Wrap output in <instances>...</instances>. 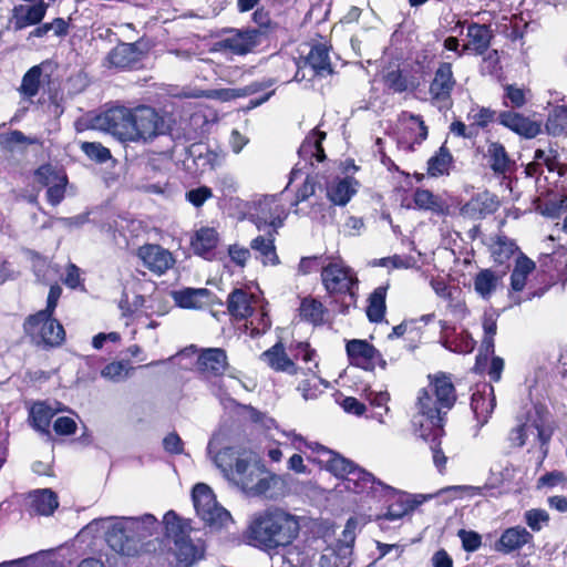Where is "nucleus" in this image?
Returning a JSON list of instances; mask_svg holds the SVG:
<instances>
[{
  "label": "nucleus",
  "instance_id": "nucleus-1",
  "mask_svg": "<svg viewBox=\"0 0 567 567\" xmlns=\"http://www.w3.org/2000/svg\"><path fill=\"white\" fill-rule=\"evenodd\" d=\"M456 393L453 383L439 377L419 399V412L413 417L415 433L430 444L433 462L440 472L445 467L446 457L440 444L444 434V415L453 408Z\"/></svg>",
  "mask_w": 567,
  "mask_h": 567
},
{
  "label": "nucleus",
  "instance_id": "nucleus-2",
  "mask_svg": "<svg viewBox=\"0 0 567 567\" xmlns=\"http://www.w3.org/2000/svg\"><path fill=\"white\" fill-rule=\"evenodd\" d=\"M302 517L280 506H268L254 513L244 532L245 542L265 553H277L299 537Z\"/></svg>",
  "mask_w": 567,
  "mask_h": 567
},
{
  "label": "nucleus",
  "instance_id": "nucleus-3",
  "mask_svg": "<svg viewBox=\"0 0 567 567\" xmlns=\"http://www.w3.org/2000/svg\"><path fill=\"white\" fill-rule=\"evenodd\" d=\"M109 547L121 556L137 557L145 549V540L159 529V522L152 514L142 516L106 517L101 520Z\"/></svg>",
  "mask_w": 567,
  "mask_h": 567
},
{
  "label": "nucleus",
  "instance_id": "nucleus-4",
  "mask_svg": "<svg viewBox=\"0 0 567 567\" xmlns=\"http://www.w3.org/2000/svg\"><path fill=\"white\" fill-rule=\"evenodd\" d=\"M207 453L224 477L239 487L244 493L252 481L264 474V466L256 454L241 446L220 447L219 435H214L207 445Z\"/></svg>",
  "mask_w": 567,
  "mask_h": 567
},
{
  "label": "nucleus",
  "instance_id": "nucleus-5",
  "mask_svg": "<svg viewBox=\"0 0 567 567\" xmlns=\"http://www.w3.org/2000/svg\"><path fill=\"white\" fill-rule=\"evenodd\" d=\"M556 430V422L550 412L543 405H535L525 417V421L512 429L508 440L513 446L522 447L528 443L537 444L542 460L549 452V443Z\"/></svg>",
  "mask_w": 567,
  "mask_h": 567
},
{
  "label": "nucleus",
  "instance_id": "nucleus-6",
  "mask_svg": "<svg viewBox=\"0 0 567 567\" xmlns=\"http://www.w3.org/2000/svg\"><path fill=\"white\" fill-rule=\"evenodd\" d=\"M24 331L37 346L44 348L59 347L65 339L63 326L53 315L38 311L24 321Z\"/></svg>",
  "mask_w": 567,
  "mask_h": 567
},
{
  "label": "nucleus",
  "instance_id": "nucleus-7",
  "mask_svg": "<svg viewBox=\"0 0 567 567\" xmlns=\"http://www.w3.org/2000/svg\"><path fill=\"white\" fill-rule=\"evenodd\" d=\"M131 142L150 143L159 135H165L169 126L165 118L153 107L138 105L133 107Z\"/></svg>",
  "mask_w": 567,
  "mask_h": 567
},
{
  "label": "nucleus",
  "instance_id": "nucleus-8",
  "mask_svg": "<svg viewBox=\"0 0 567 567\" xmlns=\"http://www.w3.org/2000/svg\"><path fill=\"white\" fill-rule=\"evenodd\" d=\"M192 498L197 516L206 525L220 528L231 519L229 512L218 505L208 485L204 483L196 484L193 488Z\"/></svg>",
  "mask_w": 567,
  "mask_h": 567
},
{
  "label": "nucleus",
  "instance_id": "nucleus-9",
  "mask_svg": "<svg viewBox=\"0 0 567 567\" xmlns=\"http://www.w3.org/2000/svg\"><path fill=\"white\" fill-rule=\"evenodd\" d=\"M293 443H303L307 449L312 452L309 456L313 462H317L321 467L332 473L336 477L342 481L347 480L349 472L354 470L355 465L336 452L327 449L326 446L316 442H306L300 435L292 434Z\"/></svg>",
  "mask_w": 567,
  "mask_h": 567
},
{
  "label": "nucleus",
  "instance_id": "nucleus-10",
  "mask_svg": "<svg viewBox=\"0 0 567 567\" xmlns=\"http://www.w3.org/2000/svg\"><path fill=\"white\" fill-rule=\"evenodd\" d=\"M133 109L114 105L95 117V127L107 132L122 142H131Z\"/></svg>",
  "mask_w": 567,
  "mask_h": 567
},
{
  "label": "nucleus",
  "instance_id": "nucleus-11",
  "mask_svg": "<svg viewBox=\"0 0 567 567\" xmlns=\"http://www.w3.org/2000/svg\"><path fill=\"white\" fill-rule=\"evenodd\" d=\"M262 41V31L256 29L229 30L216 42L219 51H228L236 55H245Z\"/></svg>",
  "mask_w": 567,
  "mask_h": 567
},
{
  "label": "nucleus",
  "instance_id": "nucleus-12",
  "mask_svg": "<svg viewBox=\"0 0 567 567\" xmlns=\"http://www.w3.org/2000/svg\"><path fill=\"white\" fill-rule=\"evenodd\" d=\"M257 228L271 227L274 230L282 226L287 217L285 207L280 204L279 195H267L255 204L251 215Z\"/></svg>",
  "mask_w": 567,
  "mask_h": 567
},
{
  "label": "nucleus",
  "instance_id": "nucleus-13",
  "mask_svg": "<svg viewBox=\"0 0 567 567\" xmlns=\"http://www.w3.org/2000/svg\"><path fill=\"white\" fill-rule=\"evenodd\" d=\"M228 367L226 351L221 348L200 349L196 360V371L200 377L215 383L226 371Z\"/></svg>",
  "mask_w": 567,
  "mask_h": 567
},
{
  "label": "nucleus",
  "instance_id": "nucleus-14",
  "mask_svg": "<svg viewBox=\"0 0 567 567\" xmlns=\"http://www.w3.org/2000/svg\"><path fill=\"white\" fill-rule=\"evenodd\" d=\"M321 279L329 293H347L351 296L352 287L357 284V278L352 270L342 262H329L322 267Z\"/></svg>",
  "mask_w": 567,
  "mask_h": 567
},
{
  "label": "nucleus",
  "instance_id": "nucleus-15",
  "mask_svg": "<svg viewBox=\"0 0 567 567\" xmlns=\"http://www.w3.org/2000/svg\"><path fill=\"white\" fill-rule=\"evenodd\" d=\"M292 481L288 475L261 474L252 481L247 491L248 496H258L266 499L276 501L282 498L288 493V484Z\"/></svg>",
  "mask_w": 567,
  "mask_h": 567
},
{
  "label": "nucleus",
  "instance_id": "nucleus-16",
  "mask_svg": "<svg viewBox=\"0 0 567 567\" xmlns=\"http://www.w3.org/2000/svg\"><path fill=\"white\" fill-rule=\"evenodd\" d=\"M348 358L351 364L372 371L377 365L385 369L386 362L381 353L367 340L352 339L346 346Z\"/></svg>",
  "mask_w": 567,
  "mask_h": 567
},
{
  "label": "nucleus",
  "instance_id": "nucleus-17",
  "mask_svg": "<svg viewBox=\"0 0 567 567\" xmlns=\"http://www.w3.org/2000/svg\"><path fill=\"white\" fill-rule=\"evenodd\" d=\"M455 84L452 65L450 63H441L430 84L431 99L440 110H447L452 106L451 94Z\"/></svg>",
  "mask_w": 567,
  "mask_h": 567
},
{
  "label": "nucleus",
  "instance_id": "nucleus-18",
  "mask_svg": "<svg viewBox=\"0 0 567 567\" xmlns=\"http://www.w3.org/2000/svg\"><path fill=\"white\" fill-rule=\"evenodd\" d=\"M402 133L398 138L399 148L405 152H413L415 145H420L427 137V127L420 115L408 112L401 115Z\"/></svg>",
  "mask_w": 567,
  "mask_h": 567
},
{
  "label": "nucleus",
  "instance_id": "nucleus-19",
  "mask_svg": "<svg viewBox=\"0 0 567 567\" xmlns=\"http://www.w3.org/2000/svg\"><path fill=\"white\" fill-rule=\"evenodd\" d=\"M138 257L147 269L157 275L165 274L175 262L172 252L159 245L142 246Z\"/></svg>",
  "mask_w": 567,
  "mask_h": 567
},
{
  "label": "nucleus",
  "instance_id": "nucleus-20",
  "mask_svg": "<svg viewBox=\"0 0 567 567\" xmlns=\"http://www.w3.org/2000/svg\"><path fill=\"white\" fill-rule=\"evenodd\" d=\"M496 405V398L494 388L491 384L484 383L477 388L472 394L471 408L477 421L478 427H482L488 422L491 414Z\"/></svg>",
  "mask_w": 567,
  "mask_h": 567
},
{
  "label": "nucleus",
  "instance_id": "nucleus-21",
  "mask_svg": "<svg viewBox=\"0 0 567 567\" xmlns=\"http://www.w3.org/2000/svg\"><path fill=\"white\" fill-rule=\"evenodd\" d=\"M344 488L357 493L374 494L379 489H392L381 481L377 480L371 473L358 466L349 472V476L343 481Z\"/></svg>",
  "mask_w": 567,
  "mask_h": 567
},
{
  "label": "nucleus",
  "instance_id": "nucleus-22",
  "mask_svg": "<svg viewBox=\"0 0 567 567\" xmlns=\"http://www.w3.org/2000/svg\"><path fill=\"white\" fill-rule=\"evenodd\" d=\"M27 506L32 515L50 516L59 506L58 495L50 488L34 489L28 494Z\"/></svg>",
  "mask_w": 567,
  "mask_h": 567
},
{
  "label": "nucleus",
  "instance_id": "nucleus-23",
  "mask_svg": "<svg viewBox=\"0 0 567 567\" xmlns=\"http://www.w3.org/2000/svg\"><path fill=\"white\" fill-rule=\"evenodd\" d=\"M533 535L522 526H514L505 529L495 544V549L503 554H511L519 550L525 545L532 543Z\"/></svg>",
  "mask_w": 567,
  "mask_h": 567
},
{
  "label": "nucleus",
  "instance_id": "nucleus-24",
  "mask_svg": "<svg viewBox=\"0 0 567 567\" xmlns=\"http://www.w3.org/2000/svg\"><path fill=\"white\" fill-rule=\"evenodd\" d=\"M498 121L505 127L526 138L536 137L540 133V124L515 112L504 111L499 113Z\"/></svg>",
  "mask_w": 567,
  "mask_h": 567
},
{
  "label": "nucleus",
  "instance_id": "nucleus-25",
  "mask_svg": "<svg viewBox=\"0 0 567 567\" xmlns=\"http://www.w3.org/2000/svg\"><path fill=\"white\" fill-rule=\"evenodd\" d=\"M173 551L183 567H192L204 556V545L200 540L194 542L189 536L178 537L174 542Z\"/></svg>",
  "mask_w": 567,
  "mask_h": 567
},
{
  "label": "nucleus",
  "instance_id": "nucleus-26",
  "mask_svg": "<svg viewBox=\"0 0 567 567\" xmlns=\"http://www.w3.org/2000/svg\"><path fill=\"white\" fill-rule=\"evenodd\" d=\"M48 3L44 1H35L34 4H19L13 8V22L18 30H22L29 25L38 24L44 18Z\"/></svg>",
  "mask_w": 567,
  "mask_h": 567
},
{
  "label": "nucleus",
  "instance_id": "nucleus-27",
  "mask_svg": "<svg viewBox=\"0 0 567 567\" xmlns=\"http://www.w3.org/2000/svg\"><path fill=\"white\" fill-rule=\"evenodd\" d=\"M483 330L484 338L474 367V370L480 373L484 371L488 357L494 354V336L497 331V323L496 319L492 315H485L483 319Z\"/></svg>",
  "mask_w": 567,
  "mask_h": 567
},
{
  "label": "nucleus",
  "instance_id": "nucleus-28",
  "mask_svg": "<svg viewBox=\"0 0 567 567\" xmlns=\"http://www.w3.org/2000/svg\"><path fill=\"white\" fill-rule=\"evenodd\" d=\"M219 243V235L213 227H202L194 233L190 246L195 255L210 259Z\"/></svg>",
  "mask_w": 567,
  "mask_h": 567
},
{
  "label": "nucleus",
  "instance_id": "nucleus-29",
  "mask_svg": "<svg viewBox=\"0 0 567 567\" xmlns=\"http://www.w3.org/2000/svg\"><path fill=\"white\" fill-rule=\"evenodd\" d=\"M357 185L351 177L333 179L327 185V197L334 205L346 206L357 193Z\"/></svg>",
  "mask_w": 567,
  "mask_h": 567
},
{
  "label": "nucleus",
  "instance_id": "nucleus-30",
  "mask_svg": "<svg viewBox=\"0 0 567 567\" xmlns=\"http://www.w3.org/2000/svg\"><path fill=\"white\" fill-rule=\"evenodd\" d=\"M256 299L252 295L243 289H235L227 299L229 313L239 320L247 319L252 315Z\"/></svg>",
  "mask_w": 567,
  "mask_h": 567
},
{
  "label": "nucleus",
  "instance_id": "nucleus-31",
  "mask_svg": "<svg viewBox=\"0 0 567 567\" xmlns=\"http://www.w3.org/2000/svg\"><path fill=\"white\" fill-rule=\"evenodd\" d=\"M259 90V85L257 83H252L245 87H236V89H214V90H200L196 93H193L192 97H206L210 100H217L220 102H229L231 100H236L239 97H245L256 93Z\"/></svg>",
  "mask_w": 567,
  "mask_h": 567
},
{
  "label": "nucleus",
  "instance_id": "nucleus-32",
  "mask_svg": "<svg viewBox=\"0 0 567 567\" xmlns=\"http://www.w3.org/2000/svg\"><path fill=\"white\" fill-rule=\"evenodd\" d=\"M467 43L465 48L476 54H483L489 47L493 38L492 30L486 24L472 23L467 27Z\"/></svg>",
  "mask_w": 567,
  "mask_h": 567
},
{
  "label": "nucleus",
  "instance_id": "nucleus-33",
  "mask_svg": "<svg viewBox=\"0 0 567 567\" xmlns=\"http://www.w3.org/2000/svg\"><path fill=\"white\" fill-rule=\"evenodd\" d=\"M264 360L267 364L280 372H286L289 374H296L298 368L295 362L287 355L285 348L281 343H276L270 349L262 353Z\"/></svg>",
  "mask_w": 567,
  "mask_h": 567
},
{
  "label": "nucleus",
  "instance_id": "nucleus-34",
  "mask_svg": "<svg viewBox=\"0 0 567 567\" xmlns=\"http://www.w3.org/2000/svg\"><path fill=\"white\" fill-rule=\"evenodd\" d=\"M324 138V132H321L317 128L312 130V132L306 136L302 144L300 145L298 152L299 156L309 161L315 158L317 162H323L326 154L322 147V141Z\"/></svg>",
  "mask_w": 567,
  "mask_h": 567
},
{
  "label": "nucleus",
  "instance_id": "nucleus-35",
  "mask_svg": "<svg viewBox=\"0 0 567 567\" xmlns=\"http://www.w3.org/2000/svg\"><path fill=\"white\" fill-rule=\"evenodd\" d=\"M352 549L348 545L327 548L319 559V567H350Z\"/></svg>",
  "mask_w": 567,
  "mask_h": 567
},
{
  "label": "nucleus",
  "instance_id": "nucleus-36",
  "mask_svg": "<svg viewBox=\"0 0 567 567\" xmlns=\"http://www.w3.org/2000/svg\"><path fill=\"white\" fill-rule=\"evenodd\" d=\"M209 290L205 288H187L174 292V300L181 308L196 309L209 302Z\"/></svg>",
  "mask_w": 567,
  "mask_h": 567
},
{
  "label": "nucleus",
  "instance_id": "nucleus-37",
  "mask_svg": "<svg viewBox=\"0 0 567 567\" xmlns=\"http://www.w3.org/2000/svg\"><path fill=\"white\" fill-rule=\"evenodd\" d=\"M59 410L44 403L37 402L30 409L29 420L31 425L41 433H48L52 417Z\"/></svg>",
  "mask_w": 567,
  "mask_h": 567
},
{
  "label": "nucleus",
  "instance_id": "nucleus-38",
  "mask_svg": "<svg viewBox=\"0 0 567 567\" xmlns=\"http://www.w3.org/2000/svg\"><path fill=\"white\" fill-rule=\"evenodd\" d=\"M274 241V235L269 233L268 236H258L250 243L251 249L259 254L264 265L276 266L279 264Z\"/></svg>",
  "mask_w": 567,
  "mask_h": 567
},
{
  "label": "nucleus",
  "instance_id": "nucleus-39",
  "mask_svg": "<svg viewBox=\"0 0 567 567\" xmlns=\"http://www.w3.org/2000/svg\"><path fill=\"white\" fill-rule=\"evenodd\" d=\"M535 269V262L520 254L511 276V288L513 292H519L524 289L529 274Z\"/></svg>",
  "mask_w": 567,
  "mask_h": 567
},
{
  "label": "nucleus",
  "instance_id": "nucleus-40",
  "mask_svg": "<svg viewBox=\"0 0 567 567\" xmlns=\"http://www.w3.org/2000/svg\"><path fill=\"white\" fill-rule=\"evenodd\" d=\"M306 63L312 69L315 74L323 75L331 73L329 52L324 44L312 47L307 55Z\"/></svg>",
  "mask_w": 567,
  "mask_h": 567
},
{
  "label": "nucleus",
  "instance_id": "nucleus-41",
  "mask_svg": "<svg viewBox=\"0 0 567 567\" xmlns=\"http://www.w3.org/2000/svg\"><path fill=\"white\" fill-rule=\"evenodd\" d=\"M136 48L132 43L120 44L109 54L110 64L118 69L131 68L136 62Z\"/></svg>",
  "mask_w": 567,
  "mask_h": 567
},
{
  "label": "nucleus",
  "instance_id": "nucleus-42",
  "mask_svg": "<svg viewBox=\"0 0 567 567\" xmlns=\"http://www.w3.org/2000/svg\"><path fill=\"white\" fill-rule=\"evenodd\" d=\"M486 157L494 173L504 174L509 169L511 159L505 151V147L501 143H489L487 146Z\"/></svg>",
  "mask_w": 567,
  "mask_h": 567
},
{
  "label": "nucleus",
  "instance_id": "nucleus-43",
  "mask_svg": "<svg viewBox=\"0 0 567 567\" xmlns=\"http://www.w3.org/2000/svg\"><path fill=\"white\" fill-rule=\"evenodd\" d=\"M545 127L549 135H565L567 133V105L555 106L548 114Z\"/></svg>",
  "mask_w": 567,
  "mask_h": 567
},
{
  "label": "nucleus",
  "instance_id": "nucleus-44",
  "mask_svg": "<svg viewBox=\"0 0 567 567\" xmlns=\"http://www.w3.org/2000/svg\"><path fill=\"white\" fill-rule=\"evenodd\" d=\"M386 287L380 286L374 289L369 298L367 316L371 322H381L385 313Z\"/></svg>",
  "mask_w": 567,
  "mask_h": 567
},
{
  "label": "nucleus",
  "instance_id": "nucleus-45",
  "mask_svg": "<svg viewBox=\"0 0 567 567\" xmlns=\"http://www.w3.org/2000/svg\"><path fill=\"white\" fill-rule=\"evenodd\" d=\"M499 277L491 269H483L474 278V289L483 298L489 299L496 290Z\"/></svg>",
  "mask_w": 567,
  "mask_h": 567
},
{
  "label": "nucleus",
  "instance_id": "nucleus-46",
  "mask_svg": "<svg viewBox=\"0 0 567 567\" xmlns=\"http://www.w3.org/2000/svg\"><path fill=\"white\" fill-rule=\"evenodd\" d=\"M317 368L318 362L305 368L308 371L307 378L302 380L297 388L305 400H313L321 392L319 385L323 383V381L318 377Z\"/></svg>",
  "mask_w": 567,
  "mask_h": 567
},
{
  "label": "nucleus",
  "instance_id": "nucleus-47",
  "mask_svg": "<svg viewBox=\"0 0 567 567\" xmlns=\"http://www.w3.org/2000/svg\"><path fill=\"white\" fill-rule=\"evenodd\" d=\"M413 199L415 206L420 209L431 210L435 214H441L444 212L443 200L429 189L417 188L414 192Z\"/></svg>",
  "mask_w": 567,
  "mask_h": 567
},
{
  "label": "nucleus",
  "instance_id": "nucleus-48",
  "mask_svg": "<svg viewBox=\"0 0 567 567\" xmlns=\"http://www.w3.org/2000/svg\"><path fill=\"white\" fill-rule=\"evenodd\" d=\"M301 319L319 324L323 321L324 308L322 303L313 298L302 299L299 308Z\"/></svg>",
  "mask_w": 567,
  "mask_h": 567
},
{
  "label": "nucleus",
  "instance_id": "nucleus-49",
  "mask_svg": "<svg viewBox=\"0 0 567 567\" xmlns=\"http://www.w3.org/2000/svg\"><path fill=\"white\" fill-rule=\"evenodd\" d=\"M163 524L167 537L172 538L173 542H175L178 537H185L188 535V524L178 517L174 511H168L164 515Z\"/></svg>",
  "mask_w": 567,
  "mask_h": 567
},
{
  "label": "nucleus",
  "instance_id": "nucleus-50",
  "mask_svg": "<svg viewBox=\"0 0 567 567\" xmlns=\"http://www.w3.org/2000/svg\"><path fill=\"white\" fill-rule=\"evenodd\" d=\"M452 164V155L445 146H441L439 152L427 162V173L431 176H441L449 173Z\"/></svg>",
  "mask_w": 567,
  "mask_h": 567
},
{
  "label": "nucleus",
  "instance_id": "nucleus-51",
  "mask_svg": "<svg viewBox=\"0 0 567 567\" xmlns=\"http://www.w3.org/2000/svg\"><path fill=\"white\" fill-rule=\"evenodd\" d=\"M535 159H539L542 162V167L546 166L548 172H557L559 177H564L567 174V165L561 164L558 161L557 151L550 148L548 151L536 150L535 151Z\"/></svg>",
  "mask_w": 567,
  "mask_h": 567
},
{
  "label": "nucleus",
  "instance_id": "nucleus-52",
  "mask_svg": "<svg viewBox=\"0 0 567 567\" xmlns=\"http://www.w3.org/2000/svg\"><path fill=\"white\" fill-rule=\"evenodd\" d=\"M495 111L489 107L474 105L470 109L467 113V121L470 125L474 128H485L495 120Z\"/></svg>",
  "mask_w": 567,
  "mask_h": 567
},
{
  "label": "nucleus",
  "instance_id": "nucleus-53",
  "mask_svg": "<svg viewBox=\"0 0 567 567\" xmlns=\"http://www.w3.org/2000/svg\"><path fill=\"white\" fill-rule=\"evenodd\" d=\"M42 69L40 65L32 66L22 78L20 92L25 97H33L38 94Z\"/></svg>",
  "mask_w": 567,
  "mask_h": 567
},
{
  "label": "nucleus",
  "instance_id": "nucleus-54",
  "mask_svg": "<svg viewBox=\"0 0 567 567\" xmlns=\"http://www.w3.org/2000/svg\"><path fill=\"white\" fill-rule=\"evenodd\" d=\"M419 504H421V502H417L410 496H402L388 507L384 516L389 520L400 519L412 512Z\"/></svg>",
  "mask_w": 567,
  "mask_h": 567
},
{
  "label": "nucleus",
  "instance_id": "nucleus-55",
  "mask_svg": "<svg viewBox=\"0 0 567 567\" xmlns=\"http://www.w3.org/2000/svg\"><path fill=\"white\" fill-rule=\"evenodd\" d=\"M517 249L518 247L512 239L499 236L493 245L492 255L495 262L502 265L509 260Z\"/></svg>",
  "mask_w": 567,
  "mask_h": 567
},
{
  "label": "nucleus",
  "instance_id": "nucleus-56",
  "mask_svg": "<svg viewBox=\"0 0 567 567\" xmlns=\"http://www.w3.org/2000/svg\"><path fill=\"white\" fill-rule=\"evenodd\" d=\"M487 489V485L485 486H470V485H455L447 486L442 488L439 494H447L451 498H461L463 496H485V491Z\"/></svg>",
  "mask_w": 567,
  "mask_h": 567
},
{
  "label": "nucleus",
  "instance_id": "nucleus-57",
  "mask_svg": "<svg viewBox=\"0 0 567 567\" xmlns=\"http://www.w3.org/2000/svg\"><path fill=\"white\" fill-rule=\"evenodd\" d=\"M130 370H132V367L128 363L117 361L105 365L101 375L112 382H121L128 377Z\"/></svg>",
  "mask_w": 567,
  "mask_h": 567
},
{
  "label": "nucleus",
  "instance_id": "nucleus-58",
  "mask_svg": "<svg viewBox=\"0 0 567 567\" xmlns=\"http://www.w3.org/2000/svg\"><path fill=\"white\" fill-rule=\"evenodd\" d=\"M34 176L39 184L44 187H49L50 185L56 183L59 178L66 176V174L50 164H45L35 171Z\"/></svg>",
  "mask_w": 567,
  "mask_h": 567
},
{
  "label": "nucleus",
  "instance_id": "nucleus-59",
  "mask_svg": "<svg viewBox=\"0 0 567 567\" xmlns=\"http://www.w3.org/2000/svg\"><path fill=\"white\" fill-rule=\"evenodd\" d=\"M81 150L90 159L96 163H105L111 158L110 150L104 147L101 143L83 142Z\"/></svg>",
  "mask_w": 567,
  "mask_h": 567
},
{
  "label": "nucleus",
  "instance_id": "nucleus-60",
  "mask_svg": "<svg viewBox=\"0 0 567 567\" xmlns=\"http://www.w3.org/2000/svg\"><path fill=\"white\" fill-rule=\"evenodd\" d=\"M505 104L512 107H522L526 103V91L513 84L504 87Z\"/></svg>",
  "mask_w": 567,
  "mask_h": 567
},
{
  "label": "nucleus",
  "instance_id": "nucleus-61",
  "mask_svg": "<svg viewBox=\"0 0 567 567\" xmlns=\"http://www.w3.org/2000/svg\"><path fill=\"white\" fill-rule=\"evenodd\" d=\"M549 520V515L545 509L534 508L525 513V522L534 532H539Z\"/></svg>",
  "mask_w": 567,
  "mask_h": 567
},
{
  "label": "nucleus",
  "instance_id": "nucleus-62",
  "mask_svg": "<svg viewBox=\"0 0 567 567\" xmlns=\"http://www.w3.org/2000/svg\"><path fill=\"white\" fill-rule=\"evenodd\" d=\"M457 536L465 551H476L482 546V536L474 530L460 529Z\"/></svg>",
  "mask_w": 567,
  "mask_h": 567
},
{
  "label": "nucleus",
  "instance_id": "nucleus-63",
  "mask_svg": "<svg viewBox=\"0 0 567 567\" xmlns=\"http://www.w3.org/2000/svg\"><path fill=\"white\" fill-rule=\"evenodd\" d=\"M66 185L68 176H64L48 187L47 198L51 205L56 206L64 199Z\"/></svg>",
  "mask_w": 567,
  "mask_h": 567
},
{
  "label": "nucleus",
  "instance_id": "nucleus-64",
  "mask_svg": "<svg viewBox=\"0 0 567 567\" xmlns=\"http://www.w3.org/2000/svg\"><path fill=\"white\" fill-rule=\"evenodd\" d=\"M213 197V192L207 186H199L197 188L189 189L185 194V198L195 207H202L204 203Z\"/></svg>",
  "mask_w": 567,
  "mask_h": 567
}]
</instances>
